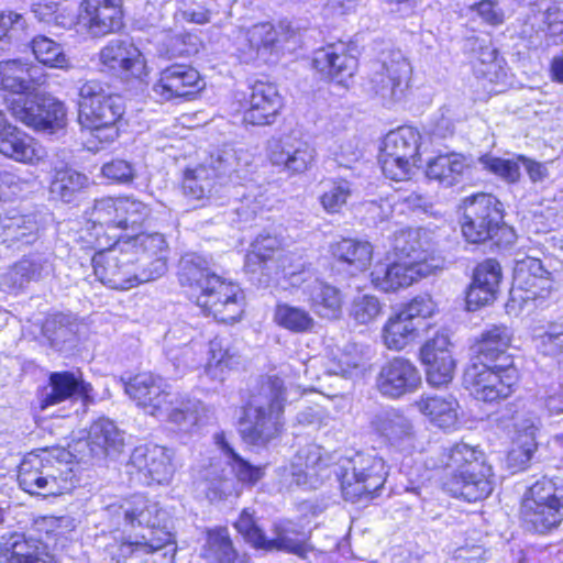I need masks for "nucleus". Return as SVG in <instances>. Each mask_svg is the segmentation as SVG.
<instances>
[{"mask_svg": "<svg viewBox=\"0 0 563 563\" xmlns=\"http://www.w3.org/2000/svg\"><path fill=\"white\" fill-rule=\"evenodd\" d=\"M412 67L401 51H390L374 62L364 89L386 107L401 102L409 90Z\"/></svg>", "mask_w": 563, "mask_h": 563, "instance_id": "obj_5", "label": "nucleus"}, {"mask_svg": "<svg viewBox=\"0 0 563 563\" xmlns=\"http://www.w3.org/2000/svg\"><path fill=\"white\" fill-rule=\"evenodd\" d=\"M92 267L97 278L112 289H130L151 276L144 272L136 275L135 254L118 246L96 253Z\"/></svg>", "mask_w": 563, "mask_h": 563, "instance_id": "obj_13", "label": "nucleus"}, {"mask_svg": "<svg viewBox=\"0 0 563 563\" xmlns=\"http://www.w3.org/2000/svg\"><path fill=\"white\" fill-rule=\"evenodd\" d=\"M330 457L323 449L310 443L300 448L290 464V476L297 486L308 489L318 488L324 478L330 475Z\"/></svg>", "mask_w": 563, "mask_h": 563, "instance_id": "obj_23", "label": "nucleus"}, {"mask_svg": "<svg viewBox=\"0 0 563 563\" xmlns=\"http://www.w3.org/2000/svg\"><path fill=\"white\" fill-rule=\"evenodd\" d=\"M553 287L551 273L539 258L527 256L516 262L512 294L522 291V301L547 298Z\"/></svg>", "mask_w": 563, "mask_h": 563, "instance_id": "obj_24", "label": "nucleus"}, {"mask_svg": "<svg viewBox=\"0 0 563 563\" xmlns=\"http://www.w3.org/2000/svg\"><path fill=\"white\" fill-rule=\"evenodd\" d=\"M417 409L440 428H449L457 420V401L452 396H421Z\"/></svg>", "mask_w": 563, "mask_h": 563, "instance_id": "obj_46", "label": "nucleus"}, {"mask_svg": "<svg viewBox=\"0 0 563 563\" xmlns=\"http://www.w3.org/2000/svg\"><path fill=\"white\" fill-rule=\"evenodd\" d=\"M178 279L181 286L189 288L196 305L217 321L234 323L241 319L244 312L242 290L211 273L201 255L192 253L181 257Z\"/></svg>", "mask_w": 563, "mask_h": 563, "instance_id": "obj_1", "label": "nucleus"}, {"mask_svg": "<svg viewBox=\"0 0 563 563\" xmlns=\"http://www.w3.org/2000/svg\"><path fill=\"white\" fill-rule=\"evenodd\" d=\"M313 311L321 318L339 319L342 314L343 296L341 290L325 282L314 279L305 288Z\"/></svg>", "mask_w": 563, "mask_h": 563, "instance_id": "obj_42", "label": "nucleus"}, {"mask_svg": "<svg viewBox=\"0 0 563 563\" xmlns=\"http://www.w3.org/2000/svg\"><path fill=\"white\" fill-rule=\"evenodd\" d=\"M88 183V177L71 168H62L55 172L49 186L52 196L65 202H70Z\"/></svg>", "mask_w": 563, "mask_h": 563, "instance_id": "obj_55", "label": "nucleus"}, {"mask_svg": "<svg viewBox=\"0 0 563 563\" xmlns=\"http://www.w3.org/2000/svg\"><path fill=\"white\" fill-rule=\"evenodd\" d=\"M384 311V303L369 294L355 296L349 308L350 318L357 324L367 325L376 321Z\"/></svg>", "mask_w": 563, "mask_h": 563, "instance_id": "obj_59", "label": "nucleus"}, {"mask_svg": "<svg viewBox=\"0 0 563 563\" xmlns=\"http://www.w3.org/2000/svg\"><path fill=\"white\" fill-rule=\"evenodd\" d=\"M286 388L279 376L266 377L240 418V433L250 444H264L279 430V418L286 401Z\"/></svg>", "mask_w": 563, "mask_h": 563, "instance_id": "obj_4", "label": "nucleus"}, {"mask_svg": "<svg viewBox=\"0 0 563 563\" xmlns=\"http://www.w3.org/2000/svg\"><path fill=\"white\" fill-rule=\"evenodd\" d=\"M125 519L134 525L145 526L148 531L142 536V541L123 544L121 555L126 560L140 559L143 554L154 553L173 544V536L167 530L168 515L158 508L156 503L146 505L145 508L126 509ZM123 563H128L126 561Z\"/></svg>", "mask_w": 563, "mask_h": 563, "instance_id": "obj_10", "label": "nucleus"}, {"mask_svg": "<svg viewBox=\"0 0 563 563\" xmlns=\"http://www.w3.org/2000/svg\"><path fill=\"white\" fill-rule=\"evenodd\" d=\"M536 399L549 415L563 413V380L560 377H547L537 388Z\"/></svg>", "mask_w": 563, "mask_h": 563, "instance_id": "obj_60", "label": "nucleus"}, {"mask_svg": "<svg viewBox=\"0 0 563 563\" xmlns=\"http://www.w3.org/2000/svg\"><path fill=\"white\" fill-rule=\"evenodd\" d=\"M504 223L501 202L493 195L478 192L463 199L462 233L470 243L493 239Z\"/></svg>", "mask_w": 563, "mask_h": 563, "instance_id": "obj_9", "label": "nucleus"}, {"mask_svg": "<svg viewBox=\"0 0 563 563\" xmlns=\"http://www.w3.org/2000/svg\"><path fill=\"white\" fill-rule=\"evenodd\" d=\"M521 517L528 530L544 534L556 529L562 523L563 508L522 503Z\"/></svg>", "mask_w": 563, "mask_h": 563, "instance_id": "obj_47", "label": "nucleus"}, {"mask_svg": "<svg viewBox=\"0 0 563 563\" xmlns=\"http://www.w3.org/2000/svg\"><path fill=\"white\" fill-rule=\"evenodd\" d=\"M274 319L278 325L295 333L308 332L314 327V320L307 310L288 303L276 306Z\"/></svg>", "mask_w": 563, "mask_h": 563, "instance_id": "obj_57", "label": "nucleus"}, {"mask_svg": "<svg viewBox=\"0 0 563 563\" xmlns=\"http://www.w3.org/2000/svg\"><path fill=\"white\" fill-rule=\"evenodd\" d=\"M5 103L11 115L29 128L38 126L42 123L38 114H35L40 106L46 111H51L55 120L59 113L62 114L57 99L34 92L10 95L5 98Z\"/></svg>", "mask_w": 563, "mask_h": 563, "instance_id": "obj_32", "label": "nucleus"}, {"mask_svg": "<svg viewBox=\"0 0 563 563\" xmlns=\"http://www.w3.org/2000/svg\"><path fill=\"white\" fill-rule=\"evenodd\" d=\"M448 334L441 332L429 339L420 349L421 362L427 367V380L432 386H443L453 378L455 361Z\"/></svg>", "mask_w": 563, "mask_h": 563, "instance_id": "obj_22", "label": "nucleus"}, {"mask_svg": "<svg viewBox=\"0 0 563 563\" xmlns=\"http://www.w3.org/2000/svg\"><path fill=\"white\" fill-rule=\"evenodd\" d=\"M434 466L448 472L443 485L454 497L474 503L486 498L493 490L489 479L492 467L486 464L485 454L478 446L456 443L442 451L439 464Z\"/></svg>", "mask_w": 563, "mask_h": 563, "instance_id": "obj_2", "label": "nucleus"}, {"mask_svg": "<svg viewBox=\"0 0 563 563\" xmlns=\"http://www.w3.org/2000/svg\"><path fill=\"white\" fill-rule=\"evenodd\" d=\"M46 545L37 539L13 534L0 554V563H48Z\"/></svg>", "mask_w": 563, "mask_h": 563, "instance_id": "obj_41", "label": "nucleus"}, {"mask_svg": "<svg viewBox=\"0 0 563 563\" xmlns=\"http://www.w3.org/2000/svg\"><path fill=\"white\" fill-rule=\"evenodd\" d=\"M463 382L476 399L485 402L499 401L514 393L518 382L517 368L511 357L499 364H473L464 373Z\"/></svg>", "mask_w": 563, "mask_h": 563, "instance_id": "obj_7", "label": "nucleus"}, {"mask_svg": "<svg viewBox=\"0 0 563 563\" xmlns=\"http://www.w3.org/2000/svg\"><path fill=\"white\" fill-rule=\"evenodd\" d=\"M77 328L78 325L73 314L60 312L51 316L46 320L43 330L51 345L62 351L68 344L71 345L75 342Z\"/></svg>", "mask_w": 563, "mask_h": 563, "instance_id": "obj_49", "label": "nucleus"}, {"mask_svg": "<svg viewBox=\"0 0 563 563\" xmlns=\"http://www.w3.org/2000/svg\"><path fill=\"white\" fill-rule=\"evenodd\" d=\"M79 23L92 37H101L122 26V0H84Z\"/></svg>", "mask_w": 563, "mask_h": 563, "instance_id": "obj_26", "label": "nucleus"}, {"mask_svg": "<svg viewBox=\"0 0 563 563\" xmlns=\"http://www.w3.org/2000/svg\"><path fill=\"white\" fill-rule=\"evenodd\" d=\"M86 444L92 457L101 459L120 451L123 435L113 421L101 418L90 426Z\"/></svg>", "mask_w": 563, "mask_h": 563, "instance_id": "obj_44", "label": "nucleus"}, {"mask_svg": "<svg viewBox=\"0 0 563 563\" xmlns=\"http://www.w3.org/2000/svg\"><path fill=\"white\" fill-rule=\"evenodd\" d=\"M234 167L232 148H218L195 168L187 169L183 179L184 195L191 200L210 199L217 184V178Z\"/></svg>", "mask_w": 563, "mask_h": 563, "instance_id": "obj_15", "label": "nucleus"}, {"mask_svg": "<svg viewBox=\"0 0 563 563\" xmlns=\"http://www.w3.org/2000/svg\"><path fill=\"white\" fill-rule=\"evenodd\" d=\"M207 563H233L236 553L227 529L210 530L201 550Z\"/></svg>", "mask_w": 563, "mask_h": 563, "instance_id": "obj_53", "label": "nucleus"}, {"mask_svg": "<svg viewBox=\"0 0 563 563\" xmlns=\"http://www.w3.org/2000/svg\"><path fill=\"white\" fill-rule=\"evenodd\" d=\"M418 324L400 312L390 316L382 329L384 345L391 351H401L417 336Z\"/></svg>", "mask_w": 563, "mask_h": 563, "instance_id": "obj_48", "label": "nucleus"}, {"mask_svg": "<svg viewBox=\"0 0 563 563\" xmlns=\"http://www.w3.org/2000/svg\"><path fill=\"white\" fill-rule=\"evenodd\" d=\"M363 357L354 347L344 350H331L323 356H313L307 362L298 363L294 372V383L298 387H312L313 383L322 380L319 369L323 368V375H338L347 378L362 365Z\"/></svg>", "mask_w": 563, "mask_h": 563, "instance_id": "obj_14", "label": "nucleus"}, {"mask_svg": "<svg viewBox=\"0 0 563 563\" xmlns=\"http://www.w3.org/2000/svg\"><path fill=\"white\" fill-rule=\"evenodd\" d=\"M280 108L282 98L277 88L272 84L257 81L251 88L243 122L260 126L273 124Z\"/></svg>", "mask_w": 563, "mask_h": 563, "instance_id": "obj_29", "label": "nucleus"}, {"mask_svg": "<svg viewBox=\"0 0 563 563\" xmlns=\"http://www.w3.org/2000/svg\"><path fill=\"white\" fill-rule=\"evenodd\" d=\"M339 470L335 474L343 497L352 503L374 498L387 477L384 460L372 454L356 453L345 460Z\"/></svg>", "mask_w": 563, "mask_h": 563, "instance_id": "obj_6", "label": "nucleus"}, {"mask_svg": "<svg viewBox=\"0 0 563 563\" xmlns=\"http://www.w3.org/2000/svg\"><path fill=\"white\" fill-rule=\"evenodd\" d=\"M466 47L475 59L474 71L477 77L489 82H499L506 77L504 58L499 57L489 40L473 36L467 38Z\"/></svg>", "mask_w": 563, "mask_h": 563, "instance_id": "obj_36", "label": "nucleus"}, {"mask_svg": "<svg viewBox=\"0 0 563 563\" xmlns=\"http://www.w3.org/2000/svg\"><path fill=\"white\" fill-rule=\"evenodd\" d=\"M512 339L511 330L506 325H490L482 332L481 340L477 343V353L482 363L488 364L495 361L504 363L506 354Z\"/></svg>", "mask_w": 563, "mask_h": 563, "instance_id": "obj_45", "label": "nucleus"}, {"mask_svg": "<svg viewBox=\"0 0 563 563\" xmlns=\"http://www.w3.org/2000/svg\"><path fill=\"white\" fill-rule=\"evenodd\" d=\"M126 472L146 485L168 484L175 473L172 453L157 444L139 445L130 455Z\"/></svg>", "mask_w": 563, "mask_h": 563, "instance_id": "obj_16", "label": "nucleus"}, {"mask_svg": "<svg viewBox=\"0 0 563 563\" xmlns=\"http://www.w3.org/2000/svg\"><path fill=\"white\" fill-rule=\"evenodd\" d=\"M314 146L302 137L284 135L268 146V159L273 166L289 175H300L309 170L316 162Z\"/></svg>", "mask_w": 563, "mask_h": 563, "instance_id": "obj_17", "label": "nucleus"}, {"mask_svg": "<svg viewBox=\"0 0 563 563\" xmlns=\"http://www.w3.org/2000/svg\"><path fill=\"white\" fill-rule=\"evenodd\" d=\"M214 439L216 443L228 457L229 464L231 465L232 471L240 482L246 484H255L263 477V468L254 466L246 460L242 459L230 445L223 433L216 434Z\"/></svg>", "mask_w": 563, "mask_h": 563, "instance_id": "obj_56", "label": "nucleus"}, {"mask_svg": "<svg viewBox=\"0 0 563 563\" xmlns=\"http://www.w3.org/2000/svg\"><path fill=\"white\" fill-rule=\"evenodd\" d=\"M262 549L282 550L302 555L305 553V541L300 538L299 533L282 525H276L274 538H265V544H263Z\"/></svg>", "mask_w": 563, "mask_h": 563, "instance_id": "obj_61", "label": "nucleus"}, {"mask_svg": "<svg viewBox=\"0 0 563 563\" xmlns=\"http://www.w3.org/2000/svg\"><path fill=\"white\" fill-rule=\"evenodd\" d=\"M197 333L196 329L186 323H177L166 333V355L176 371L197 364L196 344L190 345Z\"/></svg>", "mask_w": 563, "mask_h": 563, "instance_id": "obj_37", "label": "nucleus"}, {"mask_svg": "<svg viewBox=\"0 0 563 563\" xmlns=\"http://www.w3.org/2000/svg\"><path fill=\"white\" fill-rule=\"evenodd\" d=\"M22 74V60L9 59L0 62V88L8 90L10 95L27 92L26 81Z\"/></svg>", "mask_w": 563, "mask_h": 563, "instance_id": "obj_62", "label": "nucleus"}, {"mask_svg": "<svg viewBox=\"0 0 563 563\" xmlns=\"http://www.w3.org/2000/svg\"><path fill=\"white\" fill-rule=\"evenodd\" d=\"M433 267L434 265L417 267L400 260L391 264L377 263L371 273V280L377 289L386 292L395 291L412 285L422 277L432 275Z\"/></svg>", "mask_w": 563, "mask_h": 563, "instance_id": "obj_28", "label": "nucleus"}, {"mask_svg": "<svg viewBox=\"0 0 563 563\" xmlns=\"http://www.w3.org/2000/svg\"><path fill=\"white\" fill-rule=\"evenodd\" d=\"M60 463L45 455L27 454L19 466L20 487L31 494L58 496L71 489V483L63 475Z\"/></svg>", "mask_w": 563, "mask_h": 563, "instance_id": "obj_11", "label": "nucleus"}, {"mask_svg": "<svg viewBox=\"0 0 563 563\" xmlns=\"http://www.w3.org/2000/svg\"><path fill=\"white\" fill-rule=\"evenodd\" d=\"M472 166V159L457 152L440 153L427 164L426 175L443 187L460 184Z\"/></svg>", "mask_w": 563, "mask_h": 563, "instance_id": "obj_35", "label": "nucleus"}, {"mask_svg": "<svg viewBox=\"0 0 563 563\" xmlns=\"http://www.w3.org/2000/svg\"><path fill=\"white\" fill-rule=\"evenodd\" d=\"M232 353L222 339L214 338L209 343V357L206 364V374L213 380L222 382L225 375L236 363Z\"/></svg>", "mask_w": 563, "mask_h": 563, "instance_id": "obj_54", "label": "nucleus"}, {"mask_svg": "<svg viewBox=\"0 0 563 563\" xmlns=\"http://www.w3.org/2000/svg\"><path fill=\"white\" fill-rule=\"evenodd\" d=\"M312 63L318 71L339 82L352 77L357 68V59L347 54V46L343 42L317 49Z\"/></svg>", "mask_w": 563, "mask_h": 563, "instance_id": "obj_31", "label": "nucleus"}, {"mask_svg": "<svg viewBox=\"0 0 563 563\" xmlns=\"http://www.w3.org/2000/svg\"><path fill=\"white\" fill-rule=\"evenodd\" d=\"M51 263L42 255L24 256L1 276V285L10 290L21 289L51 273Z\"/></svg>", "mask_w": 563, "mask_h": 563, "instance_id": "obj_40", "label": "nucleus"}, {"mask_svg": "<svg viewBox=\"0 0 563 563\" xmlns=\"http://www.w3.org/2000/svg\"><path fill=\"white\" fill-rule=\"evenodd\" d=\"M203 410L201 401L173 393L167 401L166 410L158 412L156 418L175 424L180 431L189 432L199 423Z\"/></svg>", "mask_w": 563, "mask_h": 563, "instance_id": "obj_43", "label": "nucleus"}, {"mask_svg": "<svg viewBox=\"0 0 563 563\" xmlns=\"http://www.w3.org/2000/svg\"><path fill=\"white\" fill-rule=\"evenodd\" d=\"M420 134L412 126L390 131L384 140L380 165L383 174L391 180L406 179L410 167L416 165Z\"/></svg>", "mask_w": 563, "mask_h": 563, "instance_id": "obj_12", "label": "nucleus"}, {"mask_svg": "<svg viewBox=\"0 0 563 563\" xmlns=\"http://www.w3.org/2000/svg\"><path fill=\"white\" fill-rule=\"evenodd\" d=\"M124 390L137 406L154 417L166 410L167 401L173 396L165 379L152 373H140L130 378L124 384Z\"/></svg>", "mask_w": 563, "mask_h": 563, "instance_id": "obj_21", "label": "nucleus"}, {"mask_svg": "<svg viewBox=\"0 0 563 563\" xmlns=\"http://www.w3.org/2000/svg\"><path fill=\"white\" fill-rule=\"evenodd\" d=\"M104 70L121 78H141L146 75V64L141 51L128 40H111L99 52Z\"/></svg>", "mask_w": 563, "mask_h": 563, "instance_id": "obj_20", "label": "nucleus"}, {"mask_svg": "<svg viewBox=\"0 0 563 563\" xmlns=\"http://www.w3.org/2000/svg\"><path fill=\"white\" fill-rule=\"evenodd\" d=\"M540 31L544 33L547 46L563 44V10L553 4L529 14L525 20L521 35L532 37Z\"/></svg>", "mask_w": 563, "mask_h": 563, "instance_id": "obj_39", "label": "nucleus"}, {"mask_svg": "<svg viewBox=\"0 0 563 563\" xmlns=\"http://www.w3.org/2000/svg\"><path fill=\"white\" fill-rule=\"evenodd\" d=\"M277 43V32L271 23H260L249 29L238 46V57L250 64L266 60Z\"/></svg>", "mask_w": 563, "mask_h": 563, "instance_id": "obj_38", "label": "nucleus"}, {"mask_svg": "<svg viewBox=\"0 0 563 563\" xmlns=\"http://www.w3.org/2000/svg\"><path fill=\"white\" fill-rule=\"evenodd\" d=\"M78 123L101 145L113 143L120 134L124 104L120 96L109 93L99 80H86L79 87Z\"/></svg>", "mask_w": 563, "mask_h": 563, "instance_id": "obj_3", "label": "nucleus"}, {"mask_svg": "<svg viewBox=\"0 0 563 563\" xmlns=\"http://www.w3.org/2000/svg\"><path fill=\"white\" fill-rule=\"evenodd\" d=\"M115 243H120V240L133 239L134 243L129 249L135 255H148L151 257H163L167 261L168 246L166 240L161 233H140L134 236L129 234L114 235Z\"/></svg>", "mask_w": 563, "mask_h": 563, "instance_id": "obj_58", "label": "nucleus"}, {"mask_svg": "<svg viewBox=\"0 0 563 563\" xmlns=\"http://www.w3.org/2000/svg\"><path fill=\"white\" fill-rule=\"evenodd\" d=\"M377 431L395 449L410 452L415 448L417 434L412 421L398 410H386L376 416Z\"/></svg>", "mask_w": 563, "mask_h": 563, "instance_id": "obj_34", "label": "nucleus"}, {"mask_svg": "<svg viewBox=\"0 0 563 563\" xmlns=\"http://www.w3.org/2000/svg\"><path fill=\"white\" fill-rule=\"evenodd\" d=\"M201 88V78L194 67L185 64L170 65L159 73L152 91L161 101L187 98Z\"/></svg>", "mask_w": 563, "mask_h": 563, "instance_id": "obj_25", "label": "nucleus"}, {"mask_svg": "<svg viewBox=\"0 0 563 563\" xmlns=\"http://www.w3.org/2000/svg\"><path fill=\"white\" fill-rule=\"evenodd\" d=\"M150 214V209L140 200L129 197L111 198L106 197L95 201L93 207L88 212V220L97 231L108 234L110 231L139 229Z\"/></svg>", "mask_w": 563, "mask_h": 563, "instance_id": "obj_8", "label": "nucleus"}, {"mask_svg": "<svg viewBox=\"0 0 563 563\" xmlns=\"http://www.w3.org/2000/svg\"><path fill=\"white\" fill-rule=\"evenodd\" d=\"M332 254L356 271H363L372 260L373 247L366 241L342 239L332 245Z\"/></svg>", "mask_w": 563, "mask_h": 563, "instance_id": "obj_51", "label": "nucleus"}, {"mask_svg": "<svg viewBox=\"0 0 563 563\" xmlns=\"http://www.w3.org/2000/svg\"><path fill=\"white\" fill-rule=\"evenodd\" d=\"M0 153L16 162L36 164L46 156L45 148L14 125L0 126Z\"/></svg>", "mask_w": 563, "mask_h": 563, "instance_id": "obj_33", "label": "nucleus"}, {"mask_svg": "<svg viewBox=\"0 0 563 563\" xmlns=\"http://www.w3.org/2000/svg\"><path fill=\"white\" fill-rule=\"evenodd\" d=\"M522 503L563 508V481L541 477L528 488Z\"/></svg>", "mask_w": 563, "mask_h": 563, "instance_id": "obj_50", "label": "nucleus"}, {"mask_svg": "<svg viewBox=\"0 0 563 563\" xmlns=\"http://www.w3.org/2000/svg\"><path fill=\"white\" fill-rule=\"evenodd\" d=\"M25 25V19L19 13H0V53L9 51L13 41L21 40Z\"/></svg>", "mask_w": 563, "mask_h": 563, "instance_id": "obj_63", "label": "nucleus"}, {"mask_svg": "<svg viewBox=\"0 0 563 563\" xmlns=\"http://www.w3.org/2000/svg\"><path fill=\"white\" fill-rule=\"evenodd\" d=\"M501 280V267L496 260H486L479 263L474 272L472 284L466 294V306L475 311L483 306L492 303Z\"/></svg>", "mask_w": 563, "mask_h": 563, "instance_id": "obj_30", "label": "nucleus"}, {"mask_svg": "<svg viewBox=\"0 0 563 563\" xmlns=\"http://www.w3.org/2000/svg\"><path fill=\"white\" fill-rule=\"evenodd\" d=\"M48 388L41 400L42 409L67 399L81 400L85 406L93 402V388L84 380L80 372L63 371L52 373L49 375Z\"/></svg>", "mask_w": 563, "mask_h": 563, "instance_id": "obj_27", "label": "nucleus"}, {"mask_svg": "<svg viewBox=\"0 0 563 563\" xmlns=\"http://www.w3.org/2000/svg\"><path fill=\"white\" fill-rule=\"evenodd\" d=\"M32 52L36 60L49 68L67 70L71 68L70 59L63 46L54 40L37 35L31 42Z\"/></svg>", "mask_w": 563, "mask_h": 563, "instance_id": "obj_52", "label": "nucleus"}, {"mask_svg": "<svg viewBox=\"0 0 563 563\" xmlns=\"http://www.w3.org/2000/svg\"><path fill=\"white\" fill-rule=\"evenodd\" d=\"M537 340L538 347L543 354L554 357L563 356V322L549 323Z\"/></svg>", "mask_w": 563, "mask_h": 563, "instance_id": "obj_64", "label": "nucleus"}, {"mask_svg": "<svg viewBox=\"0 0 563 563\" xmlns=\"http://www.w3.org/2000/svg\"><path fill=\"white\" fill-rule=\"evenodd\" d=\"M421 385V375L416 365L402 356L386 362L376 377L378 391L388 398L398 399L415 393Z\"/></svg>", "mask_w": 563, "mask_h": 563, "instance_id": "obj_19", "label": "nucleus"}, {"mask_svg": "<svg viewBox=\"0 0 563 563\" xmlns=\"http://www.w3.org/2000/svg\"><path fill=\"white\" fill-rule=\"evenodd\" d=\"M393 247L396 256L413 266H432L433 274L441 271L444 260L435 255L433 243L423 229H404L395 233Z\"/></svg>", "mask_w": 563, "mask_h": 563, "instance_id": "obj_18", "label": "nucleus"}]
</instances>
